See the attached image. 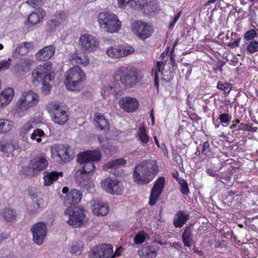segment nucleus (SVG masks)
Segmentation results:
<instances>
[{
	"label": "nucleus",
	"mask_w": 258,
	"mask_h": 258,
	"mask_svg": "<svg viewBox=\"0 0 258 258\" xmlns=\"http://www.w3.org/2000/svg\"><path fill=\"white\" fill-rule=\"evenodd\" d=\"M114 80L120 82L125 88L133 87L141 80V77L138 71L134 68L121 66L115 72Z\"/></svg>",
	"instance_id": "nucleus-1"
},
{
	"label": "nucleus",
	"mask_w": 258,
	"mask_h": 258,
	"mask_svg": "<svg viewBox=\"0 0 258 258\" xmlns=\"http://www.w3.org/2000/svg\"><path fill=\"white\" fill-rule=\"evenodd\" d=\"M86 79V74L83 70L79 66H75L67 71L64 83L68 90L80 91L83 89Z\"/></svg>",
	"instance_id": "nucleus-2"
},
{
	"label": "nucleus",
	"mask_w": 258,
	"mask_h": 258,
	"mask_svg": "<svg viewBox=\"0 0 258 258\" xmlns=\"http://www.w3.org/2000/svg\"><path fill=\"white\" fill-rule=\"evenodd\" d=\"M98 19L100 27L109 33H116L120 29L121 21L116 15L110 12L100 13Z\"/></svg>",
	"instance_id": "nucleus-3"
},
{
	"label": "nucleus",
	"mask_w": 258,
	"mask_h": 258,
	"mask_svg": "<svg viewBox=\"0 0 258 258\" xmlns=\"http://www.w3.org/2000/svg\"><path fill=\"white\" fill-rule=\"evenodd\" d=\"M64 214L69 217L67 221L68 224L75 228L83 226L87 222L88 219L83 208L69 206L65 210Z\"/></svg>",
	"instance_id": "nucleus-4"
},
{
	"label": "nucleus",
	"mask_w": 258,
	"mask_h": 258,
	"mask_svg": "<svg viewBox=\"0 0 258 258\" xmlns=\"http://www.w3.org/2000/svg\"><path fill=\"white\" fill-rule=\"evenodd\" d=\"M47 111L51 114L52 121L56 124L63 125L69 119L67 109L57 102H51L46 105Z\"/></svg>",
	"instance_id": "nucleus-5"
},
{
	"label": "nucleus",
	"mask_w": 258,
	"mask_h": 258,
	"mask_svg": "<svg viewBox=\"0 0 258 258\" xmlns=\"http://www.w3.org/2000/svg\"><path fill=\"white\" fill-rule=\"evenodd\" d=\"M52 64L47 61L43 65L38 66L32 72V83L35 85L51 80Z\"/></svg>",
	"instance_id": "nucleus-6"
},
{
	"label": "nucleus",
	"mask_w": 258,
	"mask_h": 258,
	"mask_svg": "<svg viewBox=\"0 0 258 258\" xmlns=\"http://www.w3.org/2000/svg\"><path fill=\"white\" fill-rule=\"evenodd\" d=\"M82 167L75 174L76 182L80 185L85 186L88 184L90 179V173H93L96 169L94 163L85 161L83 163L78 162Z\"/></svg>",
	"instance_id": "nucleus-7"
},
{
	"label": "nucleus",
	"mask_w": 258,
	"mask_h": 258,
	"mask_svg": "<svg viewBox=\"0 0 258 258\" xmlns=\"http://www.w3.org/2000/svg\"><path fill=\"white\" fill-rule=\"evenodd\" d=\"M39 100V96L32 91L24 92L17 102V110L24 111L35 106Z\"/></svg>",
	"instance_id": "nucleus-8"
},
{
	"label": "nucleus",
	"mask_w": 258,
	"mask_h": 258,
	"mask_svg": "<svg viewBox=\"0 0 258 258\" xmlns=\"http://www.w3.org/2000/svg\"><path fill=\"white\" fill-rule=\"evenodd\" d=\"M48 166V162L43 156L36 157L30 160L29 165L24 168L26 176H34L35 174L45 169Z\"/></svg>",
	"instance_id": "nucleus-9"
},
{
	"label": "nucleus",
	"mask_w": 258,
	"mask_h": 258,
	"mask_svg": "<svg viewBox=\"0 0 258 258\" xmlns=\"http://www.w3.org/2000/svg\"><path fill=\"white\" fill-rule=\"evenodd\" d=\"M98 39L94 36L86 33L81 35L79 40V45L84 52H91L95 51L99 46Z\"/></svg>",
	"instance_id": "nucleus-10"
},
{
	"label": "nucleus",
	"mask_w": 258,
	"mask_h": 258,
	"mask_svg": "<svg viewBox=\"0 0 258 258\" xmlns=\"http://www.w3.org/2000/svg\"><path fill=\"white\" fill-rule=\"evenodd\" d=\"M113 252L110 244H99L91 248L88 253L89 258H109Z\"/></svg>",
	"instance_id": "nucleus-11"
},
{
	"label": "nucleus",
	"mask_w": 258,
	"mask_h": 258,
	"mask_svg": "<svg viewBox=\"0 0 258 258\" xmlns=\"http://www.w3.org/2000/svg\"><path fill=\"white\" fill-rule=\"evenodd\" d=\"M31 230L34 242L38 245L42 244L47 234L45 223L43 222H37L32 226Z\"/></svg>",
	"instance_id": "nucleus-12"
},
{
	"label": "nucleus",
	"mask_w": 258,
	"mask_h": 258,
	"mask_svg": "<svg viewBox=\"0 0 258 258\" xmlns=\"http://www.w3.org/2000/svg\"><path fill=\"white\" fill-rule=\"evenodd\" d=\"M118 105L124 112L132 113L138 108L139 102L135 98L127 96L121 97L118 101Z\"/></svg>",
	"instance_id": "nucleus-13"
},
{
	"label": "nucleus",
	"mask_w": 258,
	"mask_h": 258,
	"mask_svg": "<svg viewBox=\"0 0 258 258\" xmlns=\"http://www.w3.org/2000/svg\"><path fill=\"white\" fill-rule=\"evenodd\" d=\"M164 183L165 178L162 176L156 180L151 191L149 202L150 205L153 206L156 204L163 190Z\"/></svg>",
	"instance_id": "nucleus-14"
},
{
	"label": "nucleus",
	"mask_w": 258,
	"mask_h": 258,
	"mask_svg": "<svg viewBox=\"0 0 258 258\" xmlns=\"http://www.w3.org/2000/svg\"><path fill=\"white\" fill-rule=\"evenodd\" d=\"M100 151L96 150H87L79 153L77 156V162L83 163L85 161L89 162H99L101 158Z\"/></svg>",
	"instance_id": "nucleus-15"
},
{
	"label": "nucleus",
	"mask_w": 258,
	"mask_h": 258,
	"mask_svg": "<svg viewBox=\"0 0 258 258\" xmlns=\"http://www.w3.org/2000/svg\"><path fill=\"white\" fill-rule=\"evenodd\" d=\"M46 12L42 8H38L34 12H32L25 21V25L28 27H31L42 21L46 16Z\"/></svg>",
	"instance_id": "nucleus-16"
},
{
	"label": "nucleus",
	"mask_w": 258,
	"mask_h": 258,
	"mask_svg": "<svg viewBox=\"0 0 258 258\" xmlns=\"http://www.w3.org/2000/svg\"><path fill=\"white\" fill-rule=\"evenodd\" d=\"M69 60L74 66L81 65L86 67L89 64L90 60L88 56L85 54L76 51L74 53H71Z\"/></svg>",
	"instance_id": "nucleus-17"
},
{
	"label": "nucleus",
	"mask_w": 258,
	"mask_h": 258,
	"mask_svg": "<svg viewBox=\"0 0 258 258\" xmlns=\"http://www.w3.org/2000/svg\"><path fill=\"white\" fill-rule=\"evenodd\" d=\"M158 173V166L155 157L146 160V183L152 181Z\"/></svg>",
	"instance_id": "nucleus-18"
},
{
	"label": "nucleus",
	"mask_w": 258,
	"mask_h": 258,
	"mask_svg": "<svg viewBox=\"0 0 258 258\" xmlns=\"http://www.w3.org/2000/svg\"><path fill=\"white\" fill-rule=\"evenodd\" d=\"M94 121L97 128L106 133L110 128L109 121L105 118L104 114L96 112L94 115Z\"/></svg>",
	"instance_id": "nucleus-19"
},
{
	"label": "nucleus",
	"mask_w": 258,
	"mask_h": 258,
	"mask_svg": "<svg viewBox=\"0 0 258 258\" xmlns=\"http://www.w3.org/2000/svg\"><path fill=\"white\" fill-rule=\"evenodd\" d=\"M82 197L83 195L81 191L73 189L66 195L64 200V204L67 206L70 205L71 206L76 205L81 201Z\"/></svg>",
	"instance_id": "nucleus-20"
},
{
	"label": "nucleus",
	"mask_w": 258,
	"mask_h": 258,
	"mask_svg": "<svg viewBox=\"0 0 258 258\" xmlns=\"http://www.w3.org/2000/svg\"><path fill=\"white\" fill-rule=\"evenodd\" d=\"M144 162L138 164L134 169L133 177L135 182L139 184L145 183V167Z\"/></svg>",
	"instance_id": "nucleus-21"
},
{
	"label": "nucleus",
	"mask_w": 258,
	"mask_h": 258,
	"mask_svg": "<svg viewBox=\"0 0 258 258\" xmlns=\"http://www.w3.org/2000/svg\"><path fill=\"white\" fill-rule=\"evenodd\" d=\"M14 90L12 88H7L0 93V108H4L12 101Z\"/></svg>",
	"instance_id": "nucleus-22"
},
{
	"label": "nucleus",
	"mask_w": 258,
	"mask_h": 258,
	"mask_svg": "<svg viewBox=\"0 0 258 258\" xmlns=\"http://www.w3.org/2000/svg\"><path fill=\"white\" fill-rule=\"evenodd\" d=\"M32 64V61L31 59H24L14 66L15 73L19 75H24L30 71Z\"/></svg>",
	"instance_id": "nucleus-23"
},
{
	"label": "nucleus",
	"mask_w": 258,
	"mask_h": 258,
	"mask_svg": "<svg viewBox=\"0 0 258 258\" xmlns=\"http://www.w3.org/2000/svg\"><path fill=\"white\" fill-rule=\"evenodd\" d=\"M55 50V47L53 45H48L40 50L36 53V56L39 60H48L54 55Z\"/></svg>",
	"instance_id": "nucleus-24"
},
{
	"label": "nucleus",
	"mask_w": 258,
	"mask_h": 258,
	"mask_svg": "<svg viewBox=\"0 0 258 258\" xmlns=\"http://www.w3.org/2000/svg\"><path fill=\"white\" fill-rule=\"evenodd\" d=\"M132 31L140 39H145V22L136 21L132 25Z\"/></svg>",
	"instance_id": "nucleus-25"
},
{
	"label": "nucleus",
	"mask_w": 258,
	"mask_h": 258,
	"mask_svg": "<svg viewBox=\"0 0 258 258\" xmlns=\"http://www.w3.org/2000/svg\"><path fill=\"white\" fill-rule=\"evenodd\" d=\"M189 218V215L185 211L176 212L173 220V224L176 228H181Z\"/></svg>",
	"instance_id": "nucleus-26"
},
{
	"label": "nucleus",
	"mask_w": 258,
	"mask_h": 258,
	"mask_svg": "<svg viewBox=\"0 0 258 258\" xmlns=\"http://www.w3.org/2000/svg\"><path fill=\"white\" fill-rule=\"evenodd\" d=\"M17 214L16 211L11 208H6L0 211L1 217L7 222H11L16 220Z\"/></svg>",
	"instance_id": "nucleus-27"
},
{
	"label": "nucleus",
	"mask_w": 258,
	"mask_h": 258,
	"mask_svg": "<svg viewBox=\"0 0 258 258\" xmlns=\"http://www.w3.org/2000/svg\"><path fill=\"white\" fill-rule=\"evenodd\" d=\"M63 173L62 171H45L44 173V184L45 185L49 186L53 183L54 181H56L59 177H62Z\"/></svg>",
	"instance_id": "nucleus-28"
},
{
	"label": "nucleus",
	"mask_w": 258,
	"mask_h": 258,
	"mask_svg": "<svg viewBox=\"0 0 258 258\" xmlns=\"http://www.w3.org/2000/svg\"><path fill=\"white\" fill-rule=\"evenodd\" d=\"M55 149L57 156L62 161L64 162H68L72 159L71 156L69 154V149L66 148L64 145H56Z\"/></svg>",
	"instance_id": "nucleus-29"
},
{
	"label": "nucleus",
	"mask_w": 258,
	"mask_h": 258,
	"mask_svg": "<svg viewBox=\"0 0 258 258\" xmlns=\"http://www.w3.org/2000/svg\"><path fill=\"white\" fill-rule=\"evenodd\" d=\"M92 210L94 215L104 216L108 212V204L95 203L92 206Z\"/></svg>",
	"instance_id": "nucleus-30"
},
{
	"label": "nucleus",
	"mask_w": 258,
	"mask_h": 258,
	"mask_svg": "<svg viewBox=\"0 0 258 258\" xmlns=\"http://www.w3.org/2000/svg\"><path fill=\"white\" fill-rule=\"evenodd\" d=\"M182 240L185 246L190 247L193 242V234L191 233L190 226L184 228V232L182 234Z\"/></svg>",
	"instance_id": "nucleus-31"
},
{
	"label": "nucleus",
	"mask_w": 258,
	"mask_h": 258,
	"mask_svg": "<svg viewBox=\"0 0 258 258\" xmlns=\"http://www.w3.org/2000/svg\"><path fill=\"white\" fill-rule=\"evenodd\" d=\"M118 54L119 58L123 57L133 54L135 49L134 48L128 44L118 45Z\"/></svg>",
	"instance_id": "nucleus-32"
},
{
	"label": "nucleus",
	"mask_w": 258,
	"mask_h": 258,
	"mask_svg": "<svg viewBox=\"0 0 258 258\" xmlns=\"http://www.w3.org/2000/svg\"><path fill=\"white\" fill-rule=\"evenodd\" d=\"M230 128H236L237 131H247L251 132H255L257 130L256 127H253L252 124L244 123H241L239 124L233 123L230 126Z\"/></svg>",
	"instance_id": "nucleus-33"
},
{
	"label": "nucleus",
	"mask_w": 258,
	"mask_h": 258,
	"mask_svg": "<svg viewBox=\"0 0 258 258\" xmlns=\"http://www.w3.org/2000/svg\"><path fill=\"white\" fill-rule=\"evenodd\" d=\"M84 243L82 241L73 242L70 247V252L73 255H80L84 250Z\"/></svg>",
	"instance_id": "nucleus-34"
},
{
	"label": "nucleus",
	"mask_w": 258,
	"mask_h": 258,
	"mask_svg": "<svg viewBox=\"0 0 258 258\" xmlns=\"http://www.w3.org/2000/svg\"><path fill=\"white\" fill-rule=\"evenodd\" d=\"M13 126V123L10 120L0 119V134L7 133L11 131Z\"/></svg>",
	"instance_id": "nucleus-35"
},
{
	"label": "nucleus",
	"mask_w": 258,
	"mask_h": 258,
	"mask_svg": "<svg viewBox=\"0 0 258 258\" xmlns=\"http://www.w3.org/2000/svg\"><path fill=\"white\" fill-rule=\"evenodd\" d=\"M163 62H157V66L154 70H152V75L154 77V84L157 90L159 89L158 73H160V68L162 67Z\"/></svg>",
	"instance_id": "nucleus-36"
},
{
	"label": "nucleus",
	"mask_w": 258,
	"mask_h": 258,
	"mask_svg": "<svg viewBox=\"0 0 258 258\" xmlns=\"http://www.w3.org/2000/svg\"><path fill=\"white\" fill-rule=\"evenodd\" d=\"M125 164L126 161L122 158L114 159L106 163L103 166V169L104 170H107L118 165H124Z\"/></svg>",
	"instance_id": "nucleus-37"
},
{
	"label": "nucleus",
	"mask_w": 258,
	"mask_h": 258,
	"mask_svg": "<svg viewBox=\"0 0 258 258\" xmlns=\"http://www.w3.org/2000/svg\"><path fill=\"white\" fill-rule=\"evenodd\" d=\"M34 125L33 122L31 121H28L25 123L20 130V135L23 138L25 137L29 133L30 131L34 127Z\"/></svg>",
	"instance_id": "nucleus-38"
},
{
	"label": "nucleus",
	"mask_w": 258,
	"mask_h": 258,
	"mask_svg": "<svg viewBox=\"0 0 258 258\" xmlns=\"http://www.w3.org/2000/svg\"><path fill=\"white\" fill-rule=\"evenodd\" d=\"M257 29H251L247 31L243 35V39L246 41H254V38L258 37Z\"/></svg>",
	"instance_id": "nucleus-39"
},
{
	"label": "nucleus",
	"mask_w": 258,
	"mask_h": 258,
	"mask_svg": "<svg viewBox=\"0 0 258 258\" xmlns=\"http://www.w3.org/2000/svg\"><path fill=\"white\" fill-rule=\"evenodd\" d=\"M116 179H112L110 177H106L101 182L102 187L108 192L112 191L111 187L114 184V181Z\"/></svg>",
	"instance_id": "nucleus-40"
},
{
	"label": "nucleus",
	"mask_w": 258,
	"mask_h": 258,
	"mask_svg": "<svg viewBox=\"0 0 258 258\" xmlns=\"http://www.w3.org/2000/svg\"><path fill=\"white\" fill-rule=\"evenodd\" d=\"M106 53L108 56L113 58H119L118 49L117 45L110 46L107 48Z\"/></svg>",
	"instance_id": "nucleus-41"
},
{
	"label": "nucleus",
	"mask_w": 258,
	"mask_h": 258,
	"mask_svg": "<svg viewBox=\"0 0 258 258\" xmlns=\"http://www.w3.org/2000/svg\"><path fill=\"white\" fill-rule=\"evenodd\" d=\"M44 131L39 128L34 130L33 133L31 135V139L32 140H36L37 143L41 142V138L44 136Z\"/></svg>",
	"instance_id": "nucleus-42"
},
{
	"label": "nucleus",
	"mask_w": 258,
	"mask_h": 258,
	"mask_svg": "<svg viewBox=\"0 0 258 258\" xmlns=\"http://www.w3.org/2000/svg\"><path fill=\"white\" fill-rule=\"evenodd\" d=\"M161 74L162 75V80L165 82L172 80L174 77V72L171 69H170V71L163 69Z\"/></svg>",
	"instance_id": "nucleus-43"
},
{
	"label": "nucleus",
	"mask_w": 258,
	"mask_h": 258,
	"mask_svg": "<svg viewBox=\"0 0 258 258\" xmlns=\"http://www.w3.org/2000/svg\"><path fill=\"white\" fill-rule=\"evenodd\" d=\"M114 184L113 187H111L112 191H110L109 193L113 195H120L122 194L123 190V187L120 184V182L117 180L114 181Z\"/></svg>",
	"instance_id": "nucleus-44"
},
{
	"label": "nucleus",
	"mask_w": 258,
	"mask_h": 258,
	"mask_svg": "<svg viewBox=\"0 0 258 258\" xmlns=\"http://www.w3.org/2000/svg\"><path fill=\"white\" fill-rule=\"evenodd\" d=\"M59 25V21L56 19H51L46 23V30L51 32L54 30Z\"/></svg>",
	"instance_id": "nucleus-45"
},
{
	"label": "nucleus",
	"mask_w": 258,
	"mask_h": 258,
	"mask_svg": "<svg viewBox=\"0 0 258 258\" xmlns=\"http://www.w3.org/2000/svg\"><path fill=\"white\" fill-rule=\"evenodd\" d=\"M247 52L253 53L258 51V41L256 40L251 41L249 42L246 48Z\"/></svg>",
	"instance_id": "nucleus-46"
},
{
	"label": "nucleus",
	"mask_w": 258,
	"mask_h": 258,
	"mask_svg": "<svg viewBox=\"0 0 258 258\" xmlns=\"http://www.w3.org/2000/svg\"><path fill=\"white\" fill-rule=\"evenodd\" d=\"M178 183L180 186V189L181 193L184 195H187L189 192V190L186 180L183 179H179Z\"/></svg>",
	"instance_id": "nucleus-47"
},
{
	"label": "nucleus",
	"mask_w": 258,
	"mask_h": 258,
	"mask_svg": "<svg viewBox=\"0 0 258 258\" xmlns=\"http://www.w3.org/2000/svg\"><path fill=\"white\" fill-rule=\"evenodd\" d=\"M217 88L224 92L225 94H228L231 91V87L230 84L228 83H222L219 82L217 86Z\"/></svg>",
	"instance_id": "nucleus-48"
},
{
	"label": "nucleus",
	"mask_w": 258,
	"mask_h": 258,
	"mask_svg": "<svg viewBox=\"0 0 258 258\" xmlns=\"http://www.w3.org/2000/svg\"><path fill=\"white\" fill-rule=\"evenodd\" d=\"M157 256L156 251L151 246L146 247V258H155Z\"/></svg>",
	"instance_id": "nucleus-49"
},
{
	"label": "nucleus",
	"mask_w": 258,
	"mask_h": 258,
	"mask_svg": "<svg viewBox=\"0 0 258 258\" xmlns=\"http://www.w3.org/2000/svg\"><path fill=\"white\" fill-rule=\"evenodd\" d=\"M139 138L141 142L145 143V126L143 124L142 126L140 128L138 133Z\"/></svg>",
	"instance_id": "nucleus-50"
},
{
	"label": "nucleus",
	"mask_w": 258,
	"mask_h": 258,
	"mask_svg": "<svg viewBox=\"0 0 258 258\" xmlns=\"http://www.w3.org/2000/svg\"><path fill=\"white\" fill-rule=\"evenodd\" d=\"M26 3L32 7L35 8L42 4V0H27Z\"/></svg>",
	"instance_id": "nucleus-51"
},
{
	"label": "nucleus",
	"mask_w": 258,
	"mask_h": 258,
	"mask_svg": "<svg viewBox=\"0 0 258 258\" xmlns=\"http://www.w3.org/2000/svg\"><path fill=\"white\" fill-rule=\"evenodd\" d=\"M145 240V235L141 233L137 234L134 237V241L137 244H141Z\"/></svg>",
	"instance_id": "nucleus-52"
},
{
	"label": "nucleus",
	"mask_w": 258,
	"mask_h": 258,
	"mask_svg": "<svg viewBox=\"0 0 258 258\" xmlns=\"http://www.w3.org/2000/svg\"><path fill=\"white\" fill-rule=\"evenodd\" d=\"M11 144L5 143L4 141L0 142V150L2 152L8 153L10 151L9 149L10 148Z\"/></svg>",
	"instance_id": "nucleus-53"
},
{
	"label": "nucleus",
	"mask_w": 258,
	"mask_h": 258,
	"mask_svg": "<svg viewBox=\"0 0 258 258\" xmlns=\"http://www.w3.org/2000/svg\"><path fill=\"white\" fill-rule=\"evenodd\" d=\"M54 19L60 22H62L66 19V13L63 11H60L54 15Z\"/></svg>",
	"instance_id": "nucleus-54"
},
{
	"label": "nucleus",
	"mask_w": 258,
	"mask_h": 258,
	"mask_svg": "<svg viewBox=\"0 0 258 258\" xmlns=\"http://www.w3.org/2000/svg\"><path fill=\"white\" fill-rule=\"evenodd\" d=\"M10 64L11 63L7 60L0 61V71L8 69Z\"/></svg>",
	"instance_id": "nucleus-55"
},
{
	"label": "nucleus",
	"mask_w": 258,
	"mask_h": 258,
	"mask_svg": "<svg viewBox=\"0 0 258 258\" xmlns=\"http://www.w3.org/2000/svg\"><path fill=\"white\" fill-rule=\"evenodd\" d=\"M219 119L221 122L228 124L230 121V118L228 114L223 113L220 115Z\"/></svg>",
	"instance_id": "nucleus-56"
},
{
	"label": "nucleus",
	"mask_w": 258,
	"mask_h": 258,
	"mask_svg": "<svg viewBox=\"0 0 258 258\" xmlns=\"http://www.w3.org/2000/svg\"><path fill=\"white\" fill-rule=\"evenodd\" d=\"M202 146V153L206 154V153L210 152V145L208 141H206L203 143Z\"/></svg>",
	"instance_id": "nucleus-57"
},
{
	"label": "nucleus",
	"mask_w": 258,
	"mask_h": 258,
	"mask_svg": "<svg viewBox=\"0 0 258 258\" xmlns=\"http://www.w3.org/2000/svg\"><path fill=\"white\" fill-rule=\"evenodd\" d=\"M181 12H179L176 15H175L172 21H171L170 22V24L169 25V28L170 29L171 28H172L174 25H175V23L176 22V21L178 20L180 15H181Z\"/></svg>",
	"instance_id": "nucleus-58"
},
{
	"label": "nucleus",
	"mask_w": 258,
	"mask_h": 258,
	"mask_svg": "<svg viewBox=\"0 0 258 258\" xmlns=\"http://www.w3.org/2000/svg\"><path fill=\"white\" fill-rule=\"evenodd\" d=\"M23 46H22V44L21 43L19 46L17 48L19 54L22 55H25L28 52V50Z\"/></svg>",
	"instance_id": "nucleus-59"
},
{
	"label": "nucleus",
	"mask_w": 258,
	"mask_h": 258,
	"mask_svg": "<svg viewBox=\"0 0 258 258\" xmlns=\"http://www.w3.org/2000/svg\"><path fill=\"white\" fill-rule=\"evenodd\" d=\"M153 32L154 29L153 27L146 23V38L151 36Z\"/></svg>",
	"instance_id": "nucleus-60"
},
{
	"label": "nucleus",
	"mask_w": 258,
	"mask_h": 258,
	"mask_svg": "<svg viewBox=\"0 0 258 258\" xmlns=\"http://www.w3.org/2000/svg\"><path fill=\"white\" fill-rule=\"evenodd\" d=\"M122 251V248L121 246L117 247L114 253H112V254L110 255V258H115L116 256H118L120 255Z\"/></svg>",
	"instance_id": "nucleus-61"
},
{
	"label": "nucleus",
	"mask_w": 258,
	"mask_h": 258,
	"mask_svg": "<svg viewBox=\"0 0 258 258\" xmlns=\"http://www.w3.org/2000/svg\"><path fill=\"white\" fill-rule=\"evenodd\" d=\"M241 40V38H238L236 40L233 42L229 43L228 44V46H230L231 48H234L239 47V42Z\"/></svg>",
	"instance_id": "nucleus-62"
},
{
	"label": "nucleus",
	"mask_w": 258,
	"mask_h": 258,
	"mask_svg": "<svg viewBox=\"0 0 258 258\" xmlns=\"http://www.w3.org/2000/svg\"><path fill=\"white\" fill-rule=\"evenodd\" d=\"M21 44L22 46H23V47H24L25 48L28 50V51H29V49L34 47V44L31 42H24Z\"/></svg>",
	"instance_id": "nucleus-63"
},
{
	"label": "nucleus",
	"mask_w": 258,
	"mask_h": 258,
	"mask_svg": "<svg viewBox=\"0 0 258 258\" xmlns=\"http://www.w3.org/2000/svg\"><path fill=\"white\" fill-rule=\"evenodd\" d=\"M132 0H117L118 7L123 8L125 7Z\"/></svg>",
	"instance_id": "nucleus-64"
}]
</instances>
